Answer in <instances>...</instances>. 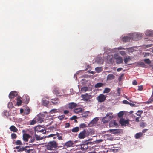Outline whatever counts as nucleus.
<instances>
[{"label": "nucleus", "instance_id": "64", "mask_svg": "<svg viewBox=\"0 0 153 153\" xmlns=\"http://www.w3.org/2000/svg\"><path fill=\"white\" fill-rule=\"evenodd\" d=\"M139 65H141V66H143L144 65V64L143 62H142L140 63L139 64Z\"/></svg>", "mask_w": 153, "mask_h": 153}, {"label": "nucleus", "instance_id": "45", "mask_svg": "<svg viewBox=\"0 0 153 153\" xmlns=\"http://www.w3.org/2000/svg\"><path fill=\"white\" fill-rule=\"evenodd\" d=\"M144 61L145 63L148 64H150L151 62L149 59H145L144 60Z\"/></svg>", "mask_w": 153, "mask_h": 153}, {"label": "nucleus", "instance_id": "31", "mask_svg": "<svg viewBox=\"0 0 153 153\" xmlns=\"http://www.w3.org/2000/svg\"><path fill=\"white\" fill-rule=\"evenodd\" d=\"M79 130V128L78 127H76L72 129V131L73 132H77Z\"/></svg>", "mask_w": 153, "mask_h": 153}, {"label": "nucleus", "instance_id": "47", "mask_svg": "<svg viewBox=\"0 0 153 153\" xmlns=\"http://www.w3.org/2000/svg\"><path fill=\"white\" fill-rule=\"evenodd\" d=\"M36 120L35 119H33L30 122V124L31 125H33L36 123Z\"/></svg>", "mask_w": 153, "mask_h": 153}, {"label": "nucleus", "instance_id": "40", "mask_svg": "<svg viewBox=\"0 0 153 153\" xmlns=\"http://www.w3.org/2000/svg\"><path fill=\"white\" fill-rule=\"evenodd\" d=\"M98 119L97 118H95L93 120L90 122V124H94L96 123Z\"/></svg>", "mask_w": 153, "mask_h": 153}, {"label": "nucleus", "instance_id": "7", "mask_svg": "<svg viewBox=\"0 0 153 153\" xmlns=\"http://www.w3.org/2000/svg\"><path fill=\"white\" fill-rule=\"evenodd\" d=\"M114 59L116 60V63L117 64H120L123 62V59L122 57L117 54L114 55Z\"/></svg>", "mask_w": 153, "mask_h": 153}, {"label": "nucleus", "instance_id": "8", "mask_svg": "<svg viewBox=\"0 0 153 153\" xmlns=\"http://www.w3.org/2000/svg\"><path fill=\"white\" fill-rule=\"evenodd\" d=\"M87 136V134L86 131L84 130L79 134L78 137L80 139H84Z\"/></svg>", "mask_w": 153, "mask_h": 153}, {"label": "nucleus", "instance_id": "30", "mask_svg": "<svg viewBox=\"0 0 153 153\" xmlns=\"http://www.w3.org/2000/svg\"><path fill=\"white\" fill-rule=\"evenodd\" d=\"M38 134L35 133V137L36 138V139L37 140H40L43 139V137H40V135H38Z\"/></svg>", "mask_w": 153, "mask_h": 153}, {"label": "nucleus", "instance_id": "20", "mask_svg": "<svg viewBox=\"0 0 153 153\" xmlns=\"http://www.w3.org/2000/svg\"><path fill=\"white\" fill-rule=\"evenodd\" d=\"M146 35L148 36H153V31L150 30H146L145 32Z\"/></svg>", "mask_w": 153, "mask_h": 153}, {"label": "nucleus", "instance_id": "55", "mask_svg": "<svg viewBox=\"0 0 153 153\" xmlns=\"http://www.w3.org/2000/svg\"><path fill=\"white\" fill-rule=\"evenodd\" d=\"M123 103L125 104H129V102L126 100H124L123 101Z\"/></svg>", "mask_w": 153, "mask_h": 153}, {"label": "nucleus", "instance_id": "60", "mask_svg": "<svg viewBox=\"0 0 153 153\" xmlns=\"http://www.w3.org/2000/svg\"><path fill=\"white\" fill-rule=\"evenodd\" d=\"M148 130V129H143L142 131V133H144L145 132H146V131H147Z\"/></svg>", "mask_w": 153, "mask_h": 153}, {"label": "nucleus", "instance_id": "33", "mask_svg": "<svg viewBox=\"0 0 153 153\" xmlns=\"http://www.w3.org/2000/svg\"><path fill=\"white\" fill-rule=\"evenodd\" d=\"M143 113V111L142 110H138L137 112L136 113V114L137 116H138L139 117H141V114Z\"/></svg>", "mask_w": 153, "mask_h": 153}, {"label": "nucleus", "instance_id": "21", "mask_svg": "<svg viewBox=\"0 0 153 153\" xmlns=\"http://www.w3.org/2000/svg\"><path fill=\"white\" fill-rule=\"evenodd\" d=\"M88 90V88L87 87H82L80 91V93H84Z\"/></svg>", "mask_w": 153, "mask_h": 153}, {"label": "nucleus", "instance_id": "52", "mask_svg": "<svg viewBox=\"0 0 153 153\" xmlns=\"http://www.w3.org/2000/svg\"><path fill=\"white\" fill-rule=\"evenodd\" d=\"M58 112L56 109H53L51 110V113H54Z\"/></svg>", "mask_w": 153, "mask_h": 153}, {"label": "nucleus", "instance_id": "58", "mask_svg": "<svg viewBox=\"0 0 153 153\" xmlns=\"http://www.w3.org/2000/svg\"><path fill=\"white\" fill-rule=\"evenodd\" d=\"M49 129L50 130L53 131L55 130V128L54 127H51Z\"/></svg>", "mask_w": 153, "mask_h": 153}, {"label": "nucleus", "instance_id": "62", "mask_svg": "<svg viewBox=\"0 0 153 153\" xmlns=\"http://www.w3.org/2000/svg\"><path fill=\"white\" fill-rule=\"evenodd\" d=\"M122 70V68H118L117 69V71L119 72L120 71H121Z\"/></svg>", "mask_w": 153, "mask_h": 153}, {"label": "nucleus", "instance_id": "5", "mask_svg": "<svg viewBox=\"0 0 153 153\" xmlns=\"http://www.w3.org/2000/svg\"><path fill=\"white\" fill-rule=\"evenodd\" d=\"M106 96L102 94H100L97 98V99L98 102H102L106 100Z\"/></svg>", "mask_w": 153, "mask_h": 153}, {"label": "nucleus", "instance_id": "6", "mask_svg": "<svg viewBox=\"0 0 153 153\" xmlns=\"http://www.w3.org/2000/svg\"><path fill=\"white\" fill-rule=\"evenodd\" d=\"M81 97L82 98L83 100L85 102H87L89 100L92 98L91 95H89L87 93L85 94H82Z\"/></svg>", "mask_w": 153, "mask_h": 153}, {"label": "nucleus", "instance_id": "38", "mask_svg": "<svg viewBox=\"0 0 153 153\" xmlns=\"http://www.w3.org/2000/svg\"><path fill=\"white\" fill-rule=\"evenodd\" d=\"M30 141L29 142V143H32L35 140V138L34 137H32L30 136Z\"/></svg>", "mask_w": 153, "mask_h": 153}, {"label": "nucleus", "instance_id": "10", "mask_svg": "<svg viewBox=\"0 0 153 153\" xmlns=\"http://www.w3.org/2000/svg\"><path fill=\"white\" fill-rule=\"evenodd\" d=\"M30 136L28 134L24 133L23 135V139L24 142H27L28 139L30 138Z\"/></svg>", "mask_w": 153, "mask_h": 153}, {"label": "nucleus", "instance_id": "56", "mask_svg": "<svg viewBox=\"0 0 153 153\" xmlns=\"http://www.w3.org/2000/svg\"><path fill=\"white\" fill-rule=\"evenodd\" d=\"M76 118H77L76 116H72V117L70 118V119L71 120H74L76 119Z\"/></svg>", "mask_w": 153, "mask_h": 153}, {"label": "nucleus", "instance_id": "61", "mask_svg": "<svg viewBox=\"0 0 153 153\" xmlns=\"http://www.w3.org/2000/svg\"><path fill=\"white\" fill-rule=\"evenodd\" d=\"M152 44H148L146 45V47L147 48H149L152 47Z\"/></svg>", "mask_w": 153, "mask_h": 153}, {"label": "nucleus", "instance_id": "25", "mask_svg": "<svg viewBox=\"0 0 153 153\" xmlns=\"http://www.w3.org/2000/svg\"><path fill=\"white\" fill-rule=\"evenodd\" d=\"M143 135V134L141 132H139L136 133L135 135V138L137 139L139 138L140 137H142Z\"/></svg>", "mask_w": 153, "mask_h": 153}, {"label": "nucleus", "instance_id": "36", "mask_svg": "<svg viewBox=\"0 0 153 153\" xmlns=\"http://www.w3.org/2000/svg\"><path fill=\"white\" fill-rule=\"evenodd\" d=\"M15 143L16 145H23L22 143L19 140H18L16 141L15 142Z\"/></svg>", "mask_w": 153, "mask_h": 153}, {"label": "nucleus", "instance_id": "39", "mask_svg": "<svg viewBox=\"0 0 153 153\" xmlns=\"http://www.w3.org/2000/svg\"><path fill=\"white\" fill-rule=\"evenodd\" d=\"M106 116H107V117H108V118H110V117H111V120L113 117V116L112 115V113H108L106 114Z\"/></svg>", "mask_w": 153, "mask_h": 153}, {"label": "nucleus", "instance_id": "35", "mask_svg": "<svg viewBox=\"0 0 153 153\" xmlns=\"http://www.w3.org/2000/svg\"><path fill=\"white\" fill-rule=\"evenodd\" d=\"M110 131L113 133H118L119 132V130L117 129H110Z\"/></svg>", "mask_w": 153, "mask_h": 153}, {"label": "nucleus", "instance_id": "4", "mask_svg": "<svg viewBox=\"0 0 153 153\" xmlns=\"http://www.w3.org/2000/svg\"><path fill=\"white\" fill-rule=\"evenodd\" d=\"M53 93L57 96H64V92L63 91H60L59 88L57 87H56L54 89Z\"/></svg>", "mask_w": 153, "mask_h": 153}, {"label": "nucleus", "instance_id": "54", "mask_svg": "<svg viewBox=\"0 0 153 153\" xmlns=\"http://www.w3.org/2000/svg\"><path fill=\"white\" fill-rule=\"evenodd\" d=\"M143 87L142 85H140L138 86V90L139 91H142L143 89Z\"/></svg>", "mask_w": 153, "mask_h": 153}, {"label": "nucleus", "instance_id": "29", "mask_svg": "<svg viewBox=\"0 0 153 153\" xmlns=\"http://www.w3.org/2000/svg\"><path fill=\"white\" fill-rule=\"evenodd\" d=\"M103 84L102 83L99 82L95 84L94 87L96 88H100L102 87L103 86Z\"/></svg>", "mask_w": 153, "mask_h": 153}, {"label": "nucleus", "instance_id": "26", "mask_svg": "<svg viewBox=\"0 0 153 153\" xmlns=\"http://www.w3.org/2000/svg\"><path fill=\"white\" fill-rule=\"evenodd\" d=\"M131 58L129 56H128V57L125 58L124 59V61L125 63L127 64L128 62L131 60Z\"/></svg>", "mask_w": 153, "mask_h": 153}, {"label": "nucleus", "instance_id": "48", "mask_svg": "<svg viewBox=\"0 0 153 153\" xmlns=\"http://www.w3.org/2000/svg\"><path fill=\"white\" fill-rule=\"evenodd\" d=\"M30 109L29 108L26 109L25 110V113L26 114H28L30 113Z\"/></svg>", "mask_w": 153, "mask_h": 153}, {"label": "nucleus", "instance_id": "57", "mask_svg": "<svg viewBox=\"0 0 153 153\" xmlns=\"http://www.w3.org/2000/svg\"><path fill=\"white\" fill-rule=\"evenodd\" d=\"M132 84L134 85H136L137 84V82L136 80H134L132 82Z\"/></svg>", "mask_w": 153, "mask_h": 153}, {"label": "nucleus", "instance_id": "51", "mask_svg": "<svg viewBox=\"0 0 153 153\" xmlns=\"http://www.w3.org/2000/svg\"><path fill=\"white\" fill-rule=\"evenodd\" d=\"M146 126V123L143 122H142L140 125V127L143 128L144 127Z\"/></svg>", "mask_w": 153, "mask_h": 153}, {"label": "nucleus", "instance_id": "53", "mask_svg": "<svg viewBox=\"0 0 153 153\" xmlns=\"http://www.w3.org/2000/svg\"><path fill=\"white\" fill-rule=\"evenodd\" d=\"M103 140L102 139H99L97 140L96 141V142L97 143H100L102 142L103 141Z\"/></svg>", "mask_w": 153, "mask_h": 153}, {"label": "nucleus", "instance_id": "2", "mask_svg": "<svg viewBox=\"0 0 153 153\" xmlns=\"http://www.w3.org/2000/svg\"><path fill=\"white\" fill-rule=\"evenodd\" d=\"M45 146L47 150H53L57 147V144L55 141H50Z\"/></svg>", "mask_w": 153, "mask_h": 153}, {"label": "nucleus", "instance_id": "27", "mask_svg": "<svg viewBox=\"0 0 153 153\" xmlns=\"http://www.w3.org/2000/svg\"><path fill=\"white\" fill-rule=\"evenodd\" d=\"M20 98H17V99L16 104L18 106L21 105V104L22 102V100L20 99Z\"/></svg>", "mask_w": 153, "mask_h": 153}, {"label": "nucleus", "instance_id": "11", "mask_svg": "<svg viewBox=\"0 0 153 153\" xmlns=\"http://www.w3.org/2000/svg\"><path fill=\"white\" fill-rule=\"evenodd\" d=\"M17 95V93L16 91H12L9 94V96L10 99H12L16 97Z\"/></svg>", "mask_w": 153, "mask_h": 153}, {"label": "nucleus", "instance_id": "13", "mask_svg": "<svg viewBox=\"0 0 153 153\" xmlns=\"http://www.w3.org/2000/svg\"><path fill=\"white\" fill-rule=\"evenodd\" d=\"M49 102L45 98H44L42 100V104L44 106H47L49 104Z\"/></svg>", "mask_w": 153, "mask_h": 153}, {"label": "nucleus", "instance_id": "14", "mask_svg": "<svg viewBox=\"0 0 153 153\" xmlns=\"http://www.w3.org/2000/svg\"><path fill=\"white\" fill-rule=\"evenodd\" d=\"M74 111L76 114L80 113L82 111V108H75L74 110Z\"/></svg>", "mask_w": 153, "mask_h": 153}, {"label": "nucleus", "instance_id": "1", "mask_svg": "<svg viewBox=\"0 0 153 153\" xmlns=\"http://www.w3.org/2000/svg\"><path fill=\"white\" fill-rule=\"evenodd\" d=\"M129 36H126L123 37L122 40L123 41L127 42L129 41L131 39L137 41L141 39L140 35L136 33H131L129 34Z\"/></svg>", "mask_w": 153, "mask_h": 153}, {"label": "nucleus", "instance_id": "44", "mask_svg": "<svg viewBox=\"0 0 153 153\" xmlns=\"http://www.w3.org/2000/svg\"><path fill=\"white\" fill-rule=\"evenodd\" d=\"M17 135L15 133H12L11 134V137L13 139H16L17 137Z\"/></svg>", "mask_w": 153, "mask_h": 153}, {"label": "nucleus", "instance_id": "22", "mask_svg": "<svg viewBox=\"0 0 153 153\" xmlns=\"http://www.w3.org/2000/svg\"><path fill=\"white\" fill-rule=\"evenodd\" d=\"M88 148V145L86 144H82L81 146V148L83 151L86 150Z\"/></svg>", "mask_w": 153, "mask_h": 153}, {"label": "nucleus", "instance_id": "9", "mask_svg": "<svg viewBox=\"0 0 153 153\" xmlns=\"http://www.w3.org/2000/svg\"><path fill=\"white\" fill-rule=\"evenodd\" d=\"M119 122L122 126H126V124L129 123V122L128 120H125V119L123 118L120 119Z\"/></svg>", "mask_w": 153, "mask_h": 153}, {"label": "nucleus", "instance_id": "59", "mask_svg": "<svg viewBox=\"0 0 153 153\" xmlns=\"http://www.w3.org/2000/svg\"><path fill=\"white\" fill-rule=\"evenodd\" d=\"M141 117H137L135 119V121H136V122H139L140 121V120H139V118H140Z\"/></svg>", "mask_w": 153, "mask_h": 153}, {"label": "nucleus", "instance_id": "12", "mask_svg": "<svg viewBox=\"0 0 153 153\" xmlns=\"http://www.w3.org/2000/svg\"><path fill=\"white\" fill-rule=\"evenodd\" d=\"M28 147L27 146H26L25 147H22L20 148L18 150V151L23 152L25 151V152L28 151L27 150H33V149H27Z\"/></svg>", "mask_w": 153, "mask_h": 153}, {"label": "nucleus", "instance_id": "3", "mask_svg": "<svg viewBox=\"0 0 153 153\" xmlns=\"http://www.w3.org/2000/svg\"><path fill=\"white\" fill-rule=\"evenodd\" d=\"M46 131L45 128L41 126H37L35 128V132L38 134H44L46 133Z\"/></svg>", "mask_w": 153, "mask_h": 153}, {"label": "nucleus", "instance_id": "34", "mask_svg": "<svg viewBox=\"0 0 153 153\" xmlns=\"http://www.w3.org/2000/svg\"><path fill=\"white\" fill-rule=\"evenodd\" d=\"M111 91V89L108 88H106L103 91V93H107Z\"/></svg>", "mask_w": 153, "mask_h": 153}, {"label": "nucleus", "instance_id": "16", "mask_svg": "<svg viewBox=\"0 0 153 153\" xmlns=\"http://www.w3.org/2000/svg\"><path fill=\"white\" fill-rule=\"evenodd\" d=\"M53 100L55 101H51V103L54 105H56L59 102V99L58 98H55L54 99H52L51 100Z\"/></svg>", "mask_w": 153, "mask_h": 153}, {"label": "nucleus", "instance_id": "32", "mask_svg": "<svg viewBox=\"0 0 153 153\" xmlns=\"http://www.w3.org/2000/svg\"><path fill=\"white\" fill-rule=\"evenodd\" d=\"M95 71L97 73L101 72L102 70V68L101 67H97L95 68Z\"/></svg>", "mask_w": 153, "mask_h": 153}, {"label": "nucleus", "instance_id": "19", "mask_svg": "<svg viewBox=\"0 0 153 153\" xmlns=\"http://www.w3.org/2000/svg\"><path fill=\"white\" fill-rule=\"evenodd\" d=\"M11 131L16 132L18 131V129L14 126H11L9 128Z\"/></svg>", "mask_w": 153, "mask_h": 153}, {"label": "nucleus", "instance_id": "49", "mask_svg": "<svg viewBox=\"0 0 153 153\" xmlns=\"http://www.w3.org/2000/svg\"><path fill=\"white\" fill-rule=\"evenodd\" d=\"M153 101V98L149 99L148 101L146 102L147 104H149L152 103Z\"/></svg>", "mask_w": 153, "mask_h": 153}, {"label": "nucleus", "instance_id": "17", "mask_svg": "<svg viewBox=\"0 0 153 153\" xmlns=\"http://www.w3.org/2000/svg\"><path fill=\"white\" fill-rule=\"evenodd\" d=\"M110 118H108V117H107L106 116L104 117L102 119V121L104 123H106L108 122V121H109L110 120H111V117H110Z\"/></svg>", "mask_w": 153, "mask_h": 153}, {"label": "nucleus", "instance_id": "63", "mask_svg": "<svg viewBox=\"0 0 153 153\" xmlns=\"http://www.w3.org/2000/svg\"><path fill=\"white\" fill-rule=\"evenodd\" d=\"M120 92H121V89L120 88H118L117 89V92H118V94H119L120 93Z\"/></svg>", "mask_w": 153, "mask_h": 153}, {"label": "nucleus", "instance_id": "18", "mask_svg": "<svg viewBox=\"0 0 153 153\" xmlns=\"http://www.w3.org/2000/svg\"><path fill=\"white\" fill-rule=\"evenodd\" d=\"M77 104L75 103L72 102L70 103L68 105V108L70 109L74 108L76 107Z\"/></svg>", "mask_w": 153, "mask_h": 153}, {"label": "nucleus", "instance_id": "43", "mask_svg": "<svg viewBox=\"0 0 153 153\" xmlns=\"http://www.w3.org/2000/svg\"><path fill=\"white\" fill-rule=\"evenodd\" d=\"M124 114V113L123 111H120L118 114V116L119 117H122Z\"/></svg>", "mask_w": 153, "mask_h": 153}, {"label": "nucleus", "instance_id": "42", "mask_svg": "<svg viewBox=\"0 0 153 153\" xmlns=\"http://www.w3.org/2000/svg\"><path fill=\"white\" fill-rule=\"evenodd\" d=\"M87 125L84 123H82L80 124L79 125V127H80V128H84L87 127Z\"/></svg>", "mask_w": 153, "mask_h": 153}, {"label": "nucleus", "instance_id": "46", "mask_svg": "<svg viewBox=\"0 0 153 153\" xmlns=\"http://www.w3.org/2000/svg\"><path fill=\"white\" fill-rule=\"evenodd\" d=\"M97 62L98 63H102L103 62V59L101 58H99L97 59Z\"/></svg>", "mask_w": 153, "mask_h": 153}, {"label": "nucleus", "instance_id": "50", "mask_svg": "<svg viewBox=\"0 0 153 153\" xmlns=\"http://www.w3.org/2000/svg\"><path fill=\"white\" fill-rule=\"evenodd\" d=\"M64 117V116L63 115H62L59 116L58 118L60 120H61L63 119Z\"/></svg>", "mask_w": 153, "mask_h": 153}, {"label": "nucleus", "instance_id": "15", "mask_svg": "<svg viewBox=\"0 0 153 153\" xmlns=\"http://www.w3.org/2000/svg\"><path fill=\"white\" fill-rule=\"evenodd\" d=\"M115 78V76L112 74H108L107 76V80H112Z\"/></svg>", "mask_w": 153, "mask_h": 153}, {"label": "nucleus", "instance_id": "37", "mask_svg": "<svg viewBox=\"0 0 153 153\" xmlns=\"http://www.w3.org/2000/svg\"><path fill=\"white\" fill-rule=\"evenodd\" d=\"M23 98L24 99H25V98L26 99V103H28L29 102V97L28 96H26V95L24 96L23 97Z\"/></svg>", "mask_w": 153, "mask_h": 153}, {"label": "nucleus", "instance_id": "24", "mask_svg": "<svg viewBox=\"0 0 153 153\" xmlns=\"http://www.w3.org/2000/svg\"><path fill=\"white\" fill-rule=\"evenodd\" d=\"M35 119L38 123H42L43 121V119L40 117L39 115H37Z\"/></svg>", "mask_w": 153, "mask_h": 153}, {"label": "nucleus", "instance_id": "23", "mask_svg": "<svg viewBox=\"0 0 153 153\" xmlns=\"http://www.w3.org/2000/svg\"><path fill=\"white\" fill-rule=\"evenodd\" d=\"M90 113L89 111H87L83 113L82 114V117H84L85 118H87L88 116V114Z\"/></svg>", "mask_w": 153, "mask_h": 153}, {"label": "nucleus", "instance_id": "41", "mask_svg": "<svg viewBox=\"0 0 153 153\" xmlns=\"http://www.w3.org/2000/svg\"><path fill=\"white\" fill-rule=\"evenodd\" d=\"M55 135H56L57 136V137H58V136L59 135V133H58V132H57L56 134H50V135H48V137H53L54 136H55Z\"/></svg>", "mask_w": 153, "mask_h": 153}, {"label": "nucleus", "instance_id": "28", "mask_svg": "<svg viewBox=\"0 0 153 153\" xmlns=\"http://www.w3.org/2000/svg\"><path fill=\"white\" fill-rule=\"evenodd\" d=\"M74 143L73 141H68V147L74 146Z\"/></svg>", "mask_w": 153, "mask_h": 153}]
</instances>
